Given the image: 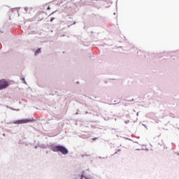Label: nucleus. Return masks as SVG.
Segmentation results:
<instances>
[{"instance_id": "1", "label": "nucleus", "mask_w": 179, "mask_h": 179, "mask_svg": "<svg viewBox=\"0 0 179 179\" xmlns=\"http://www.w3.org/2000/svg\"><path fill=\"white\" fill-rule=\"evenodd\" d=\"M49 149H50V150H52V152H56L57 153L60 152L62 153V155H64V156H66V155H68L69 153L68 148L61 145H55L54 144L50 145Z\"/></svg>"}, {"instance_id": "2", "label": "nucleus", "mask_w": 179, "mask_h": 179, "mask_svg": "<svg viewBox=\"0 0 179 179\" xmlns=\"http://www.w3.org/2000/svg\"><path fill=\"white\" fill-rule=\"evenodd\" d=\"M29 122H34V118L32 117L31 119H22V120H15L13 122V124H27Z\"/></svg>"}, {"instance_id": "3", "label": "nucleus", "mask_w": 179, "mask_h": 179, "mask_svg": "<svg viewBox=\"0 0 179 179\" xmlns=\"http://www.w3.org/2000/svg\"><path fill=\"white\" fill-rule=\"evenodd\" d=\"M9 86V83L5 79L0 80V90L6 89Z\"/></svg>"}, {"instance_id": "4", "label": "nucleus", "mask_w": 179, "mask_h": 179, "mask_svg": "<svg viewBox=\"0 0 179 179\" xmlns=\"http://www.w3.org/2000/svg\"><path fill=\"white\" fill-rule=\"evenodd\" d=\"M97 176L95 175H89L87 176H85V179H96Z\"/></svg>"}, {"instance_id": "5", "label": "nucleus", "mask_w": 179, "mask_h": 179, "mask_svg": "<svg viewBox=\"0 0 179 179\" xmlns=\"http://www.w3.org/2000/svg\"><path fill=\"white\" fill-rule=\"evenodd\" d=\"M85 176H83V174H78V175H76L75 176V179H85Z\"/></svg>"}, {"instance_id": "6", "label": "nucleus", "mask_w": 179, "mask_h": 179, "mask_svg": "<svg viewBox=\"0 0 179 179\" xmlns=\"http://www.w3.org/2000/svg\"><path fill=\"white\" fill-rule=\"evenodd\" d=\"M41 52V48H38L35 51L34 55H37L38 54H40Z\"/></svg>"}, {"instance_id": "7", "label": "nucleus", "mask_w": 179, "mask_h": 179, "mask_svg": "<svg viewBox=\"0 0 179 179\" xmlns=\"http://www.w3.org/2000/svg\"><path fill=\"white\" fill-rule=\"evenodd\" d=\"M22 80L23 81V83H24L25 85H27L26 80H24V78H22Z\"/></svg>"}, {"instance_id": "8", "label": "nucleus", "mask_w": 179, "mask_h": 179, "mask_svg": "<svg viewBox=\"0 0 179 179\" xmlns=\"http://www.w3.org/2000/svg\"><path fill=\"white\" fill-rule=\"evenodd\" d=\"M24 10L25 12H27V10H29V7H24Z\"/></svg>"}, {"instance_id": "9", "label": "nucleus", "mask_w": 179, "mask_h": 179, "mask_svg": "<svg viewBox=\"0 0 179 179\" xmlns=\"http://www.w3.org/2000/svg\"><path fill=\"white\" fill-rule=\"evenodd\" d=\"M54 20H55V17H52V18L50 19L51 22H54Z\"/></svg>"}, {"instance_id": "10", "label": "nucleus", "mask_w": 179, "mask_h": 179, "mask_svg": "<svg viewBox=\"0 0 179 179\" xmlns=\"http://www.w3.org/2000/svg\"><path fill=\"white\" fill-rule=\"evenodd\" d=\"M11 110H15L16 111H20V109H15V108H10Z\"/></svg>"}, {"instance_id": "11", "label": "nucleus", "mask_w": 179, "mask_h": 179, "mask_svg": "<svg viewBox=\"0 0 179 179\" xmlns=\"http://www.w3.org/2000/svg\"><path fill=\"white\" fill-rule=\"evenodd\" d=\"M51 8H50V6H48L47 10H50Z\"/></svg>"}, {"instance_id": "12", "label": "nucleus", "mask_w": 179, "mask_h": 179, "mask_svg": "<svg viewBox=\"0 0 179 179\" xmlns=\"http://www.w3.org/2000/svg\"><path fill=\"white\" fill-rule=\"evenodd\" d=\"M126 101H134V99H132L131 100H126Z\"/></svg>"}, {"instance_id": "13", "label": "nucleus", "mask_w": 179, "mask_h": 179, "mask_svg": "<svg viewBox=\"0 0 179 179\" xmlns=\"http://www.w3.org/2000/svg\"><path fill=\"white\" fill-rule=\"evenodd\" d=\"M143 127H145L146 129H148V127H146V125H145L144 124H142Z\"/></svg>"}, {"instance_id": "14", "label": "nucleus", "mask_w": 179, "mask_h": 179, "mask_svg": "<svg viewBox=\"0 0 179 179\" xmlns=\"http://www.w3.org/2000/svg\"><path fill=\"white\" fill-rule=\"evenodd\" d=\"M54 13H55V12H53L52 13H51V14H50V16H51V15H54Z\"/></svg>"}, {"instance_id": "15", "label": "nucleus", "mask_w": 179, "mask_h": 179, "mask_svg": "<svg viewBox=\"0 0 179 179\" xmlns=\"http://www.w3.org/2000/svg\"><path fill=\"white\" fill-rule=\"evenodd\" d=\"M72 24H76V22H74Z\"/></svg>"}, {"instance_id": "16", "label": "nucleus", "mask_w": 179, "mask_h": 179, "mask_svg": "<svg viewBox=\"0 0 179 179\" xmlns=\"http://www.w3.org/2000/svg\"><path fill=\"white\" fill-rule=\"evenodd\" d=\"M117 152H121V149L117 150Z\"/></svg>"}, {"instance_id": "17", "label": "nucleus", "mask_w": 179, "mask_h": 179, "mask_svg": "<svg viewBox=\"0 0 179 179\" xmlns=\"http://www.w3.org/2000/svg\"><path fill=\"white\" fill-rule=\"evenodd\" d=\"M145 150L148 152V151H149V149L146 148Z\"/></svg>"}, {"instance_id": "18", "label": "nucleus", "mask_w": 179, "mask_h": 179, "mask_svg": "<svg viewBox=\"0 0 179 179\" xmlns=\"http://www.w3.org/2000/svg\"><path fill=\"white\" fill-rule=\"evenodd\" d=\"M96 139H97V138H93L94 141H96Z\"/></svg>"}, {"instance_id": "19", "label": "nucleus", "mask_w": 179, "mask_h": 179, "mask_svg": "<svg viewBox=\"0 0 179 179\" xmlns=\"http://www.w3.org/2000/svg\"><path fill=\"white\" fill-rule=\"evenodd\" d=\"M136 115H139V113H137Z\"/></svg>"}, {"instance_id": "20", "label": "nucleus", "mask_w": 179, "mask_h": 179, "mask_svg": "<svg viewBox=\"0 0 179 179\" xmlns=\"http://www.w3.org/2000/svg\"><path fill=\"white\" fill-rule=\"evenodd\" d=\"M114 155H117V152H115L114 153Z\"/></svg>"}, {"instance_id": "21", "label": "nucleus", "mask_w": 179, "mask_h": 179, "mask_svg": "<svg viewBox=\"0 0 179 179\" xmlns=\"http://www.w3.org/2000/svg\"><path fill=\"white\" fill-rule=\"evenodd\" d=\"M85 114H88V112H85Z\"/></svg>"}, {"instance_id": "22", "label": "nucleus", "mask_w": 179, "mask_h": 179, "mask_svg": "<svg viewBox=\"0 0 179 179\" xmlns=\"http://www.w3.org/2000/svg\"><path fill=\"white\" fill-rule=\"evenodd\" d=\"M3 136H5V134H3Z\"/></svg>"}, {"instance_id": "23", "label": "nucleus", "mask_w": 179, "mask_h": 179, "mask_svg": "<svg viewBox=\"0 0 179 179\" xmlns=\"http://www.w3.org/2000/svg\"><path fill=\"white\" fill-rule=\"evenodd\" d=\"M136 150H141V149H137Z\"/></svg>"}, {"instance_id": "24", "label": "nucleus", "mask_w": 179, "mask_h": 179, "mask_svg": "<svg viewBox=\"0 0 179 179\" xmlns=\"http://www.w3.org/2000/svg\"><path fill=\"white\" fill-rule=\"evenodd\" d=\"M76 114H78V112H76Z\"/></svg>"}, {"instance_id": "25", "label": "nucleus", "mask_w": 179, "mask_h": 179, "mask_svg": "<svg viewBox=\"0 0 179 179\" xmlns=\"http://www.w3.org/2000/svg\"><path fill=\"white\" fill-rule=\"evenodd\" d=\"M126 122V124H128V122Z\"/></svg>"}, {"instance_id": "26", "label": "nucleus", "mask_w": 179, "mask_h": 179, "mask_svg": "<svg viewBox=\"0 0 179 179\" xmlns=\"http://www.w3.org/2000/svg\"><path fill=\"white\" fill-rule=\"evenodd\" d=\"M126 122V124H128V122Z\"/></svg>"}, {"instance_id": "27", "label": "nucleus", "mask_w": 179, "mask_h": 179, "mask_svg": "<svg viewBox=\"0 0 179 179\" xmlns=\"http://www.w3.org/2000/svg\"><path fill=\"white\" fill-rule=\"evenodd\" d=\"M7 108H9V106H7Z\"/></svg>"}, {"instance_id": "28", "label": "nucleus", "mask_w": 179, "mask_h": 179, "mask_svg": "<svg viewBox=\"0 0 179 179\" xmlns=\"http://www.w3.org/2000/svg\"><path fill=\"white\" fill-rule=\"evenodd\" d=\"M99 159H101V157H99Z\"/></svg>"}, {"instance_id": "29", "label": "nucleus", "mask_w": 179, "mask_h": 179, "mask_svg": "<svg viewBox=\"0 0 179 179\" xmlns=\"http://www.w3.org/2000/svg\"><path fill=\"white\" fill-rule=\"evenodd\" d=\"M114 15H115V13H114Z\"/></svg>"}]
</instances>
